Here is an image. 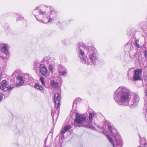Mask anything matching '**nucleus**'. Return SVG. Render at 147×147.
Segmentation results:
<instances>
[{"label": "nucleus", "instance_id": "1", "mask_svg": "<svg viewBox=\"0 0 147 147\" xmlns=\"http://www.w3.org/2000/svg\"><path fill=\"white\" fill-rule=\"evenodd\" d=\"M76 51L81 62L88 65L95 64L97 52L94 47H87L84 43L80 42L77 45Z\"/></svg>", "mask_w": 147, "mask_h": 147}, {"label": "nucleus", "instance_id": "2", "mask_svg": "<svg viewBox=\"0 0 147 147\" xmlns=\"http://www.w3.org/2000/svg\"><path fill=\"white\" fill-rule=\"evenodd\" d=\"M33 13L34 14L38 13V15H34L36 19L41 23L45 24L52 21L57 17L55 9L52 7L46 5L40 8L36 7Z\"/></svg>", "mask_w": 147, "mask_h": 147}, {"label": "nucleus", "instance_id": "3", "mask_svg": "<svg viewBox=\"0 0 147 147\" xmlns=\"http://www.w3.org/2000/svg\"><path fill=\"white\" fill-rule=\"evenodd\" d=\"M130 96L129 89L125 86H120L115 92L113 98L115 101L119 105H128Z\"/></svg>", "mask_w": 147, "mask_h": 147}, {"label": "nucleus", "instance_id": "4", "mask_svg": "<svg viewBox=\"0 0 147 147\" xmlns=\"http://www.w3.org/2000/svg\"><path fill=\"white\" fill-rule=\"evenodd\" d=\"M108 128L110 131L112 133V135L114 137L115 140L113 141L112 138L109 135L106 136V137L113 146V147H121L123 145V141L120 135L118 133L117 129L111 123H108Z\"/></svg>", "mask_w": 147, "mask_h": 147}, {"label": "nucleus", "instance_id": "5", "mask_svg": "<svg viewBox=\"0 0 147 147\" xmlns=\"http://www.w3.org/2000/svg\"><path fill=\"white\" fill-rule=\"evenodd\" d=\"M125 51L126 53H129L130 59L127 60L128 62L131 61L134 59L137 53L135 47L132 44L131 40H130L125 45Z\"/></svg>", "mask_w": 147, "mask_h": 147}, {"label": "nucleus", "instance_id": "6", "mask_svg": "<svg viewBox=\"0 0 147 147\" xmlns=\"http://www.w3.org/2000/svg\"><path fill=\"white\" fill-rule=\"evenodd\" d=\"M33 78L31 76L27 74H25L23 76H20L17 77L16 84L18 86H20L26 82L28 84L32 82Z\"/></svg>", "mask_w": 147, "mask_h": 147}, {"label": "nucleus", "instance_id": "7", "mask_svg": "<svg viewBox=\"0 0 147 147\" xmlns=\"http://www.w3.org/2000/svg\"><path fill=\"white\" fill-rule=\"evenodd\" d=\"M60 94L59 93H55L54 95V101L55 104V107L57 109L56 110L55 113V111L52 110L51 111V116L53 119L54 115L57 114V116H58V114L59 113V107L60 105V99H61Z\"/></svg>", "mask_w": 147, "mask_h": 147}, {"label": "nucleus", "instance_id": "8", "mask_svg": "<svg viewBox=\"0 0 147 147\" xmlns=\"http://www.w3.org/2000/svg\"><path fill=\"white\" fill-rule=\"evenodd\" d=\"M76 117L74 120V123L76 124H81L78 126L79 127H83V125L86 124L87 121L86 116L82 114H79L78 113H76Z\"/></svg>", "mask_w": 147, "mask_h": 147}, {"label": "nucleus", "instance_id": "9", "mask_svg": "<svg viewBox=\"0 0 147 147\" xmlns=\"http://www.w3.org/2000/svg\"><path fill=\"white\" fill-rule=\"evenodd\" d=\"M140 100V97L136 93L133 94L131 97V100L129 97V100L128 101V105L129 107L133 108L136 107Z\"/></svg>", "mask_w": 147, "mask_h": 147}, {"label": "nucleus", "instance_id": "10", "mask_svg": "<svg viewBox=\"0 0 147 147\" xmlns=\"http://www.w3.org/2000/svg\"><path fill=\"white\" fill-rule=\"evenodd\" d=\"M96 113H90L88 117V119H87L86 124L83 125V126L86 127L92 128L93 127L92 125V124L93 118V117H96Z\"/></svg>", "mask_w": 147, "mask_h": 147}, {"label": "nucleus", "instance_id": "11", "mask_svg": "<svg viewBox=\"0 0 147 147\" xmlns=\"http://www.w3.org/2000/svg\"><path fill=\"white\" fill-rule=\"evenodd\" d=\"M7 85L6 81L5 80H3L2 82L0 83V89L3 88L2 90L3 92H6L7 94H9V92L11 90L13 86H9L7 87H5Z\"/></svg>", "mask_w": 147, "mask_h": 147}, {"label": "nucleus", "instance_id": "12", "mask_svg": "<svg viewBox=\"0 0 147 147\" xmlns=\"http://www.w3.org/2000/svg\"><path fill=\"white\" fill-rule=\"evenodd\" d=\"M142 72V69L136 70L134 72V74L133 79L135 81L141 80L142 79L141 75Z\"/></svg>", "mask_w": 147, "mask_h": 147}, {"label": "nucleus", "instance_id": "13", "mask_svg": "<svg viewBox=\"0 0 147 147\" xmlns=\"http://www.w3.org/2000/svg\"><path fill=\"white\" fill-rule=\"evenodd\" d=\"M50 85L53 89H57L59 88V82L56 79H53L50 80Z\"/></svg>", "mask_w": 147, "mask_h": 147}, {"label": "nucleus", "instance_id": "14", "mask_svg": "<svg viewBox=\"0 0 147 147\" xmlns=\"http://www.w3.org/2000/svg\"><path fill=\"white\" fill-rule=\"evenodd\" d=\"M39 67L40 70L41 74L42 75H45L47 72L46 66L44 64H40Z\"/></svg>", "mask_w": 147, "mask_h": 147}, {"label": "nucleus", "instance_id": "15", "mask_svg": "<svg viewBox=\"0 0 147 147\" xmlns=\"http://www.w3.org/2000/svg\"><path fill=\"white\" fill-rule=\"evenodd\" d=\"M58 72L60 75L65 76L67 74V70L62 67H61L59 69Z\"/></svg>", "mask_w": 147, "mask_h": 147}, {"label": "nucleus", "instance_id": "16", "mask_svg": "<svg viewBox=\"0 0 147 147\" xmlns=\"http://www.w3.org/2000/svg\"><path fill=\"white\" fill-rule=\"evenodd\" d=\"M72 127V126L71 125H67L62 129L61 131V137L62 138L64 137V134L65 132L69 130Z\"/></svg>", "mask_w": 147, "mask_h": 147}, {"label": "nucleus", "instance_id": "17", "mask_svg": "<svg viewBox=\"0 0 147 147\" xmlns=\"http://www.w3.org/2000/svg\"><path fill=\"white\" fill-rule=\"evenodd\" d=\"M0 47L1 48V51L4 53L6 55L9 54V52L7 49L6 45L5 44H1Z\"/></svg>", "mask_w": 147, "mask_h": 147}, {"label": "nucleus", "instance_id": "18", "mask_svg": "<svg viewBox=\"0 0 147 147\" xmlns=\"http://www.w3.org/2000/svg\"><path fill=\"white\" fill-rule=\"evenodd\" d=\"M139 26L142 29L145 30L147 28V22L145 21L141 22L139 23Z\"/></svg>", "mask_w": 147, "mask_h": 147}, {"label": "nucleus", "instance_id": "19", "mask_svg": "<svg viewBox=\"0 0 147 147\" xmlns=\"http://www.w3.org/2000/svg\"><path fill=\"white\" fill-rule=\"evenodd\" d=\"M34 87L35 88L38 89L41 91H43V88L42 87L39 83H36L34 86Z\"/></svg>", "mask_w": 147, "mask_h": 147}, {"label": "nucleus", "instance_id": "20", "mask_svg": "<svg viewBox=\"0 0 147 147\" xmlns=\"http://www.w3.org/2000/svg\"><path fill=\"white\" fill-rule=\"evenodd\" d=\"M133 45H134L137 48H140V46L139 44V40H135L134 42L132 43Z\"/></svg>", "mask_w": 147, "mask_h": 147}, {"label": "nucleus", "instance_id": "21", "mask_svg": "<svg viewBox=\"0 0 147 147\" xmlns=\"http://www.w3.org/2000/svg\"><path fill=\"white\" fill-rule=\"evenodd\" d=\"M62 42L63 44L67 45L70 43V41L68 39H64L62 40Z\"/></svg>", "mask_w": 147, "mask_h": 147}, {"label": "nucleus", "instance_id": "22", "mask_svg": "<svg viewBox=\"0 0 147 147\" xmlns=\"http://www.w3.org/2000/svg\"><path fill=\"white\" fill-rule=\"evenodd\" d=\"M17 15L18 16V17L17 18V21H18L19 20H22L24 19V17H23L22 15H20L19 14H17Z\"/></svg>", "mask_w": 147, "mask_h": 147}, {"label": "nucleus", "instance_id": "23", "mask_svg": "<svg viewBox=\"0 0 147 147\" xmlns=\"http://www.w3.org/2000/svg\"><path fill=\"white\" fill-rule=\"evenodd\" d=\"M81 100V99L80 98H76L73 102V106H74V105H76L77 101L79 102Z\"/></svg>", "mask_w": 147, "mask_h": 147}, {"label": "nucleus", "instance_id": "24", "mask_svg": "<svg viewBox=\"0 0 147 147\" xmlns=\"http://www.w3.org/2000/svg\"><path fill=\"white\" fill-rule=\"evenodd\" d=\"M39 63H38V61H36L34 62V66L35 68H37L39 66Z\"/></svg>", "mask_w": 147, "mask_h": 147}, {"label": "nucleus", "instance_id": "25", "mask_svg": "<svg viewBox=\"0 0 147 147\" xmlns=\"http://www.w3.org/2000/svg\"><path fill=\"white\" fill-rule=\"evenodd\" d=\"M54 67V64L53 63H51L49 66V69L51 72L53 71V69Z\"/></svg>", "mask_w": 147, "mask_h": 147}, {"label": "nucleus", "instance_id": "26", "mask_svg": "<svg viewBox=\"0 0 147 147\" xmlns=\"http://www.w3.org/2000/svg\"><path fill=\"white\" fill-rule=\"evenodd\" d=\"M40 81L43 85H45V84L44 78L42 77H41L40 78Z\"/></svg>", "mask_w": 147, "mask_h": 147}, {"label": "nucleus", "instance_id": "27", "mask_svg": "<svg viewBox=\"0 0 147 147\" xmlns=\"http://www.w3.org/2000/svg\"><path fill=\"white\" fill-rule=\"evenodd\" d=\"M143 53H144V57L146 60H147V53L146 51H144Z\"/></svg>", "mask_w": 147, "mask_h": 147}, {"label": "nucleus", "instance_id": "28", "mask_svg": "<svg viewBox=\"0 0 147 147\" xmlns=\"http://www.w3.org/2000/svg\"><path fill=\"white\" fill-rule=\"evenodd\" d=\"M4 94L2 93H0V102L2 100V99L3 96Z\"/></svg>", "mask_w": 147, "mask_h": 147}, {"label": "nucleus", "instance_id": "29", "mask_svg": "<svg viewBox=\"0 0 147 147\" xmlns=\"http://www.w3.org/2000/svg\"><path fill=\"white\" fill-rule=\"evenodd\" d=\"M139 138H140V139L139 140V142L140 143V144H141L142 143V141H141V136H140V134H139Z\"/></svg>", "mask_w": 147, "mask_h": 147}, {"label": "nucleus", "instance_id": "30", "mask_svg": "<svg viewBox=\"0 0 147 147\" xmlns=\"http://www.w3.org/2000/svg\"><path fill=\"white\" fill-rule=\"evenodd\" d=\"M144 77L145 79L147 82V74L145 75L144 76Z\"/></svg>", "mask_w": 147, "mask_h": 147}, {"label": "nucleus", "instance_id": "31", "mask_svg": "<svg viewBox=\"0 0 147 147\" xmlns=\"http://www.w3.org/2000/svg\"><path fill=\"white\" fill-rule=\"evenodd\" d=\"M145 106H146V108L145 109L146 110V113H147V104L145 105Z\"/></svg>", "mask_w": 147, "mask_h": 147}, {"label": "nucleus", "instance_id": "32", "mask_svg": "<svg viewBox=\"0 0 147 147\" xmlns=\"http://www.w3.org/2000/svg\"><path fill=\"white\" fill-rule=\"evenodd\" d=\"M47 141V138L45 139L44 141V143H45V145H46Z\"/></svg>", "mask_w": 147, "mask_h": 147}, {"label": "nucleus", "instance_id": "33", "mask_svg": "<svg viewBox=\"0 0 147 147\" xmlns=\"http://www.w3.org/2000/svg\"><path fill=\"white\" fill-rule=\"evenodd\" d=\"M145 117L146 120H147V113H146L145 114Z\"/></svg>", "mask_w": 147, "mask_h": 147}, {"label": "nucleus", "instance_id": "34", "mask_svg": "<svg viewBox=\"0 0 147 147\" xmlns=\"http://www.w3.org/2000/svg\"><path fill=\"white\" fill-rule=\"evenodd\" d=\"M2 76V74L1 73H0V80L1 79Z\"/></svg>", "mask_w": 147, "mask_h": 147}, {"label": "nucleus", "instance_id": "35", "mask_svg": "<svg viewBox=\"0 0 147 147\" xmlns=\"http://www.w3.org/2000/svg\"><path fill=\"white\" fill-rule=\"evenodd\" d=\"M145 94L147 96V89H146V90L145 91Z\"/></svg>", "mask_w": 147, "mask_h": 147}, {"label": "nucleus", "instance_id": "36", "mask_svg": "<svg viewBox=\"0 0 147 147\" xmlns=\"http://www.w3.org/2000/svg\"><path fill=\"white\" fill-rule=\"evenodd\" d=\"M144 145H145V147H147V144H145Z\"/></svg>", "mask_w": 147, "mask_h": 147}, {"label": "nucleus", "instance_id": "37", "mask_svg": "<svg viewBox=\"0 0 147 147\" xmlns=\"http://www.w3.org/2000/svg\"><path fill=\"white\" fill-rule=\"evenodd\" d=\"M45 147H50L49 146H46Z\"/></svg>", "mask_w": 147, "mask_h": 147}, {"label": "nucleus", "instance_id": "38", "mask_svg": "<svg viewBox=\"0 0 147 147\" xmlns=\"http://www.w3.org/2000/svg\"><path fill=\"white\" fill-rule=\"evenodd\" d=\"M140 147H143L142 146H140Z\"/></svg>", "mask_w": 147, "mask_h": 147}, {"label": "nucleus", "instance_id": "39", "mask_svg": "<svg viewBox=\"0 0 147 147\" xmlns=\"http://www.w3.org/2000/svg\"><path fill=\"white\" fill-rule=\"evenodd\" d=\"M146 20H147V19H146Z\"/></svg>", "mask_w": 147, "mask_h": 147}]
</instances>
